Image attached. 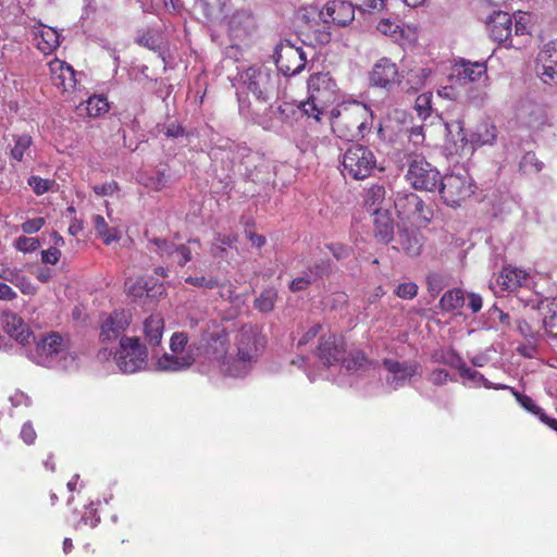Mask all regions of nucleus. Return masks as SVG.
<instances>
[{"instance_id": "obj_1", "label": "nucleus", "mask_w": 557, "mask_h": 557, "mask_svg": "<svg viewBox=\"0 0 557 557\" xmlns=\"http://www.w3.org/2000/svg\"><path fill=\"white\" fill-rule=\"evenodd\" d=\"M373 122L371 109L359 101L346 102L331 112L333 133L342 139L363 138Z\"/></svg>"}, {"instance_id": "obj_2", "label": "nucleus", "mask_w": 557, "mask_h": 557, "mask_svg": "<svg viewBox=\"0 0 557 557\" xmlns=\"http://www.w3.org/2000/svg\"><path fill=\"white\" fill-rule=\"evenodd\" d=\"M264 345L265 339L258 326L244 325L236 335V357H233L232 363L224 362L223 373L233 377L246 375Z\"/></svg>"}, {"instance_id": "obj_3", "label": "nucleus", "mask_w": 557, "mask_h": 557, "mask_svg": "<svg viewBox=\"0 0 557 557\" xmlns=\"http://www.w3.org/2000/svg\"><path fill=\"white\" fill-rule=\"evenodd\" d=\"M28 357L37 364L48 368L72 370L77 367L76 355L67 348L64 338L57 333H50L40 338Z\"/></svg>"}, {"instance_id": "obj_4", "label": "nucleus", "mask_w": 557, "mask_h": 557, "mask_svg": "<svg viewBox=\"0 0 557 557\" xmlns=\"http://www.w3.org/2000/svg\"><path fill=\"white\" fill-rule=\"evenodd\" d=\"M200 347L189 343L188 335L175 332L170 339V352L163 354L156 362V369L162 372H182L188 370L199 356Z\"/></svg>"}, {"instance_id": "obj_5", "label": "nucleus", "mask_w": 557, "mask_h": 557, "mask_svg": "<svg viewBox=\"0 0 557 557\" xmlns=\"http://www.w3.org/2000/svg\"><path fill=\"white\" fill-rule=\"evenodd\" d=\"M307 86L309 98L301 102L300 109L306 115L320 121V115L336 99V83L329 73L319 72L310 75Z\"/></svg>"}, {"instance_id": "obj_6", "label": "nucleus", "mask_w": 557, "mask_h": 557, "mask_svg": "<svg viewBox=\"0 0 557 557\" xmlns=\"http://www.w3.org/2000/svg\"><path fill=\"white\" fill-rule=\"evenodd\" d=\"M474 181L470 174L461 169L453 171L441 177L438 189L441 199L449 207H459L474 193Z\"/></svg>"}, {"instance_id": "obj_7", "label": "nucleus", "mask_w": 557, "mask_h": 557, "mask_svg": "<svg viewBox=\"0 0 557 557\" xmlns=\"http://www.w3.org/2000/svg\"><path fill=\"white\" fill-rule=\"evenodd\" d=\"M343 174L354 180H364L376 168V158L372 150L362 145H351L342 158Z\"/></svg>"}, {"instance_id": "obj_8", "label": "nucleus", "mask_w": 557, "mask_h": 557, "mask_svg": "<svg viewBox=\"0 0 557 557\" xmlns=\"http://www.w3.org/2000/svg\"><path fill=\"white\" fill-rule=\"evenodd\" d=\"M148 352L138 337H121L120 349L115 352L119 369L124 373H135L147 364Z\"/></svg>"}, {"instance_id": "obj_9", "label": "nucleus", "mask_w": 557, "mask_h": 557, "mask_svg": "<svg viewBox=\"0 0 557 557\" xmlns=\"http://www.w3.org/2000/svg\"><path fill=\"white\" fill-rule=\"evenodd\" d=\"M239 82L246 86L259 101H268L275 87L271 71L265 66H251L239 75Z\"/></svg>"}, {"instance_id": "obj_10", "label": "nucleus", "mask_w": 557, "mask_h": 557, "mask_svg": "<svg viewBox=\"0 0 557 557\" xmlns=\"http://www.w3.org/2000/svg\"><path fill=\"white\" fill-rule=\"evenodd\" d=\"M307 53L301 47L282 41L275 48V64L284 76L299 74L306 66Z\"/></svg>"}, {"instance_id": "obj_11", "label": "nucleus", "mask_w": 557, "mask_h": 557, "mask_svg": "<svg viewBox=\"0 0 557 557\" xmlns=\"http://www.w3.org/2000/svg\"><path fill=\"white\" fill-rule=\"evenodd\" d=\"M408 183L414 189L434 191L440 182V172L422 158L414 157L406 174Z\"/></svg>"}, {"instance_id": "obj_12", "label": "nucleus", "mask_w": 557, "mask_h": 557, "mask_svg": "<svg viewBox=\"0 0 557 557\" xmlns=\"http://www.w3.org/2000/svg\"><path fill=\"white\" fill-rule=\"evenodd\" d=\"M383 367L387 371L386 383L393 389H397L407 383H411L413 377H420L422 375L421 364L412 360L398 361L394 359H384Z\"/></svg>"}, {"instance_id": "obj_13", "label": "nucleus", "mask_w": 557, "mask_h": 557, "mask_svg": "<svg viewBox=\"0 0 557 557\" xmlns=\"http://www.w3.org/2000/svg\"><path fill=\"white\" fill-rule=\"evenodd\" d=\"M147 248L163 261L176 263L178 267H185L193 258L191 249L187 244L176 245L161 237L148 239Z\"/></svg>"}, {"instance_id": "obj_14", "label": "nucleus", "mask_w": 557, "mask_h": 557, "mask_svg": "<svg viewBox=\"0 0 557 557\" xmlns=\"http://www.w3.org/2000/svg\"><path fill=\"white\" fill-rule=\"evenodd\" d=\"M203 355L208 360L216 361L220 364L221 371L223 372V366L225 363H232V356H227L228 350V337L223 329H216L211 332H207L203 335Z\"/></svg>"}, {"instance_id": "obj_15", "label": "nucleus", "mask_w": 557, "mask_h": 557, "mask_svg": "<svg viewBox=\"0 0 557 557\" xmlns=\"http://www.w3.org/2000/svg\"><path fill=\"white\" fill-rule=\"evenodd\" d=\"M536 71L544 84L557 86V40L546 44L539 52Z\"/></svg>"}, {"instance_id": "obj_16", "label": "nucleus", "mask_w": 557, "mask_h": 557, "mask_svg": "<svg viewBox=\"0 0 557 557\" xmlns=\"http://www.w3.org/2000/svg\"><path fill=\"white\" fill-rule=\"evenodd\" d=\"M132 321L128 311L116 310L109 314L100 326V339L102 343L114 342L121 337Z\"/></svg>"}, {"instance_id": "obj_17", "label": "nucleus", "mask_w": 557, "mask_h": 557, "mask_svg": "<svg viewBox=\"0 0 557 557\" xmlns=\"http://www.w3.org/2000/svg\"><path fill=\"white\" fill-rule=\"evenodd\" d=\"M490 37L506 47H513L511 39L512 18L511 15L504 11L494 12L486 21Z\"/></svg>"}, {"instance_id": "obj_18", "label": "nucleus", "mask_w": 557, "mask_h": 557, "mask_svg": "<svg viewBox=\"0 0 557 557\" xmlns=\"http://www.w3.org/2000/svg\"><path fill=\"white\" fill-rule=\"evenodd\" d=\"M325 23L337 26H347L355 18V8L351 2L333 0L329 1L320 13Z\"/></svg>"}, {"instance_id": "obj_19", "label": "nucleus", "mask_w": 557, "mask_h": 557, "mask_svg": "<svg viewBox=\"0 0 557 557\" xmlns=\"http://www.w3.org/2000/svg\"><path fill=\"white\" fill-rule=\"evenodd\" d=\"M457 79L462 84L478 83L487 87L488 75L485 62H472L461 59L455 65Z\"/></svg>"}, {"instance_id": "obj_20", "label": "nucleus", "mask_w": 557, "mask_h": 557, "mask_svg": "<svg viewBox=\"0 0 557 557\" xmlns=\"http://www.w3.org/2000/svg\"><path fill=\"white\" fill-rule=\"evenodd\" d=\"M370 82L374 86L389 89L398 83L397 65L387 58L380 59L370 72Z\"/></svg>"}, {"instance_id": "obj_21", "label": "nucleus", "mask_w": 557, "mask_h": 557, "mask_svg": "<svg viewBox=\"0 0 557 557\" xmlns=\"http://www.w3.org/2000/svg\"><path fill=\"white\" fill-rule=\"evenodd\" d=\"M344 355L345 347L341 337L335 334L322 336L318 347V357L326 367L341 362Z\"/></svg>"}, {"instance_id": "obj_22", "label": "nucleus", "mask_w": 557, "mask_h": 557, "mask_svg": "<svg viewBox=\"0 0 557 557\" xmlns=\"http://www.w3.org/2000/svg\"><path fill=\"white\" fill-rule=\"evenodd\" d=\"M51 79L53 85L63 91L73 90L76 86L75 72L71 65L54 59L49 63Z\"/></svg>"}, {"instance_id": "obj_23", "label": "nucleus", "mask_w": 557, "mask_h": 557, "mask_svg": "<svg viewBox=\"0 0 557 557\" xmlns=\"http://www.w3.org/2000/svg\"><path fill=\"white\" fill-rule=\"evenodd\" d=\"M372 214L374 215L375 238L384 244L392 242L395 227L391 208L377 207Z\"/></svg>"}, {"instance_id": "obj_24", "label": "nucleus", "mask_w": 557, "mask_h": 557, "mask_svg": "<svg viewBox=\"0 0 557 557\" xmlns=\"http://www.w3.org/2000/svg\"><path fill=\"white\" fill-rule=\"evenodd\" d=\"M529 273L516 267H504L496 282L502 290L512 292L528 284Z\"/></svg>"}, {"instance_id": "obj_25", "label": "nucleus", "mask_w": 557, "mask_h": 557, "mask_svg": "<svg viewBox=\"0 0 557 557\" xmlns=\"http://www.w3.org/2000/svg\"><path fill=\"white\" fill-rule=\"evenodd\" d=\"M2 323L4 331L11 337L15 338L16 342L22 345L28 343L32 332L22 318L13 312H4L2 315Z\"/></svg>"}, {"instance_id": "obj_26", "label": "nucleus", "mask_w": 557, "mask_h": 557, "mask_svg": "<svg viewBox=\"0 0 557 557\" xmlns=\"http://www.w3.org/2000/svg\"><path fill=\"white\" fill-rule=\"evenodd\" d=\"M0 278L16 286L23 294L33 295L36 289L29 278L25 276L21 269L9 267L7 263L0 264Z\"/></svg>"}, {"instance_id": "obj_27", "label": "nucleus", "mask_w": 557, "mask_h": 557, "mask_svg": "<svg viewBox=\"0 0 557 557\" xmlns=\"http://www.w3.org/2000/svg\"><path fill=\"white\" fill-rule=\"evenodd\" d=\"M144 335L150 346L161 343L164 331V319L160 313H152L144 321Z\"/></svg>"}, {"instance_id": "obj_28", "label": "nucleus", "mask_w": 557, "mask_h": 557, "mask_svg": "<svg viewBox=\"0 0 557 557\" xmlns=\"http://www.w3.org/2000/svg\"><path fill=\"white\" fill-rule=\"evenodd\" d=\"M395 209L400 215L410 218L422 212L423 201L413 193L398 196L394 201Z\"/></svg>"}, {"instance_id": "obj_29", "label": "nucleus", "mask_w": 557, "mask_h": 557, "mask_svg": "<svg viewBox=\"0 0 557 557\" xmlns=\"http://www.w3.org/2000/svg\"><path fill=\"white\" fill-rule=\"evenodd\" d=\"M385 196L386 190L381 185H373L367 190L364 202L372 213L377 207L391 208V201Z\"/></svg>"}, {"instance_id": "obj_30", "label": "nucleus", "mask_w": 557, "mask_h": 557, "mask_svg": "<svg viewBox=\"0 0 557 557\" xmlns=\"http://www.w3.org/2000/svg\"><path fill=\"white\" fill-rule=\"evenodd\" d=\"M496 138V127L490 122L480 123L475 132L471 135V144L473 145H491Z\"/></svg>"}, {"instance_id": "obj_31", "label": "nucleus", "mask_w": 557, "mask_h": 557, "mask_svg": "<svg viewBox=\"0 0 557 557\" xmlns=\"http://www.w3.org/2000/svg\"><path fill=\"white\" fill-rule=\"evenodd\" d=\"M543 309V326L545 332L550 338L557 339V332H554V330L557 331V299L548 301Z\"/></svg>"}, {"instance_id": "obj_32", "label": "nucleus", "mask_w": 557, "mask_h": 557, "mask_svg": "<svg viewBox=\"0 0 557 557\" xmlns=\"http://www.w3.org/2000/svg\"><path fill=\"white\" fill-rule=\"evenodd\" d=\"M60 45V36L59 33L51 27H44L40 32V40L37 42L38 49L45 53L49 54L53 50H55Z\"/></svg>"}, {"instance_id": "obj_33", "label": "nucleus", "mask_w": 557, "mask_h": 557, "mask_svg": "<svg viewBox=\"0 0 557 557\" xmlns=\"http://www.w3.org/2000/svg\"><path fill=\"white\" fill-rule=\"evenodd\" d=\"M92 220L97 234L106 245L120 239V232L115 227H109L103 216L95 215Z\"/></svg>"}, {"instance_id": "obj_34", "label": "nucleus", "mask_w": 557, "mask_h": 557, "mask_svg": "<svg viewBox=\"0 0 557 557\" xmlns=\"http://www.w3.org/2000/svg\"><path fill=\"white\" fill-rule=\"evenodd\" d=\"M465 305V296L461 289L454 288L444 293L440 300V306L445 311L460 309Z\"/></svg>"}, {"instance_id": "obj_35", "label": "nucleus", "mask_w": 557, "mask_h": 557, "mask_svg": "<svg viewBox=\"0 0 557 557\" xmlns=\"http://www.w3.org/2000/svg\"><path fill=\"white\" fill-rule=\"evenodd\" d=\"M460 375L462 377L473 382L475 385L482 384L486 388H494V389H508V388H510L509 386L504 385V384H493V383H491L479 371L470 369L466 364L461 368Z\"/></svg>"}, {"instance_id": "obj_36", "label": "nucleus", "mask_w": 557, "mask_h": 557, "mask_svg": "<svg viewBox=\"0 0 557 557\" xmlns=\"http://www.w3.org/2000/svg\"><path fill=\"white\" fill-rule=\"evenodd\" d=\"M14 146L11 149V158L16 161H22L29 152V148L33 144V139L29 135H15L13 136Z\"/></svg>"}, {"instance_id": "obj_37", "label": "nucleus", "mask_w": 557, "mask_h": 557, "mask_svg": "<svg viewBox=\"0 0 557 557\" xmlns=\"http://www.w3.org/2000/svg\"><path fill=\"white\" fill-rule=\"evenodd\" d=\"M277 298V293L273 288L264 289L258 298L255 300V307L260 312H270L273 310L275 301Z\"/></svg>"}, {"instance_id": "obj_38", "label": "nucleus", "mask_w": 557, "mask_h": 557, "mask_svg": "<svg viewBox=\"0 0 557 557\" xmlns=\"http://www.w3.org/2000/svg\"><path fill=\"white\" fill-rule=\"evenodd\" d=\"M544 164L537 159L534 152H527L519 164L520 171L524 174H536L542 171Z\"/></svg>"}, {"instance_id": "obj_39", "label": "nucleus", "mask_w": 557, "mask_h": 557, "mask_svg": "<svg viewBox=\"0 0 557 557\" xmlns=\"http://www.w3.org/2000/svg\"><path fill=\"white\" fill-rule=\"evenodd\" d=\"M109 103L102 96H92L86 102V112L89 116L96 117L107 112Z\"/></svg>"}, {"instance_id": "obj_40", "label": "nucleus", "mask_w": 557, "mask_h": 557, "mask_svg": "<svg viewBox=\"0 0 557 557\" xmlns=\"http://www.w3.org/2000/svg\"><path fill=\"white\" fill-rule=\"evenodd\" d=\"M399 240L403 249L409 256H418L421 250V244L416 235L409 234L407 231L399 233Z\"/></svg>"}, {"instance_id": "obj_41", "label": "nucleus", "mask_w": 557, "mask_h": 557, "mask_svg": "<svg viewBox=\"0 0 557 557\" xmlns=\"http://www.w3.org/2000/svg\"><path fill=\"white\" fill-rule=\"evenodd\" d=\"M487 99L486 87L479 84L478 87H469L466 91V102L473 107H482Z\"/></svg>"}, {"instance_id": "obj_42", "label": "nucleus", "mask_w": 557, "mask_h": 557, "mask_svg": "<svg viewBox=\"0 0 557 557\" xmlns=\"http://www.w3.org/2000/svg\"><path fill=\"white\" fill-rule=\"evenodd\" d=\"M376 28L381 34L389 36L395 40L399 39L403 36V29L400 28V26L389 18L381 20Z\"/></svg>"}, {"instance_id": "obj_43", "label": "nucleus", "mask_w": 557, "mask_h": 557, "mask_svg": "<svg viewBox=\"0 0 557 557\" xmlns=\"http://www.w3.org/2000/svg\"><path fill=\"white\" fill-rule=\"evenodd\" d=\"M185 283L205 289H213L219 286V281L215 277L205 275H189L185 277Z\"/></svg>"}, {"instance_id": "obj_44", "label": "nucleus", "mask_w": 557, "mask_h": 557, "mask_svg": "<svg viewBox=\"0 0 557 557\" xmlns=\"http://www.w3.org/2000/svg\"><path fill=\"white\" fill-rule=\"evenodd\" d=\"M125 286L128 295L133 296L134 298H141L149 295L147 283L143 277L137 278L136 281L128 280L126 281Z\"/></svg>"}, {"instance_id": "obj_45", "label": "nucleus", "mask_w": 557, "mask_h": 557, "mask_svg": "<svg viewBox=\"0 0 557 557\" xmlns=\"http://www.w3.org/2000/svg\"><path fill=\"white\" fill-rule=\"evenodd\" d=\"M512 394L515 395L517 401L525 409L528 410L529 412L537 416L540 419L542 417V414H545V412L543 411V409L541 407H539L531 397L527 396V395H523V394H520L516 391H513L512 388H510Z\"/></svg>"}, {"instance_id": "obj_46", "label": "nucleus", "mask_w": 557, "mask_h": 557, "mask_svg": "<svg viewBox=\"0 0 557 557\" xmlns=\"http://www.w3.org/2000/svg\"><path fill=\"white\" fill-rule=\"evenodd\" d=\"M28 185L33 188L36 195H42L52 188L54 182L39 176H30L28 178Z\"/></svg>"}, {"instance_id": "obj_47", "label": "nucleus", "mask_w": 557, "mask_h": 557, "mask_svg": "<svg viewBox=\"0 0 557 557\" xmlns=\"http://www.w3.org/2000/svg\"><path fill=\"white\" fill-rule=\"evenodd\" d=\"M434 360L440 363L447 364L451 368L458 369V371H461V368L465 366V363L461 361V359L453 351L442 352L440 356L435 355Z\"/></svg>"}, {"instance_id": "obj_48", "label": "nucleus", "mask_w": 557, "mask_h": 557, "mask_svg": "<svg viewBox=\"0 0 557 557\" xmlns=\"http://www.w3.org/2000/svg\"><path fill=\"white\" fill-rule=\"evenodd\" d=\"M40 243L37 238L20 236L15 240V248L23 252H32L39 248Z\"/></svg>"}, {"instance_id": "obj_49", "label": "nucleus", "mask_w": 557, "mask_h": 557, "mask_svg": "<svg viewBox=\"0 0 557 557\" xmlns=\"http://www.w3.org/2000/svg\"><path fill=\"white\" fill-rule=\"evenodd\" d=\"M417 293L418 285L413 282L401 283L395 289V294L403 299H412Z\"/></svg>"}, {"instance_id": "obj_50", "label": "nucleus", "mask_w": 557, "mask_h": 557, "mask_svg": "<svg viewBox=\"0 0 557 557\" xmlns=\"http://www.w3.org/2000/svg\"><path fill=\"white\" fill-rule=\"evenodd\" d=\"M343 366L348 370H358L367 362V359L362 352H355L349 358L342 359Z\"/></svg>"}, {"instance_id": "obj_51", "label": "nucleus", "mask_w": 557, "mask_h": 557, "mask_svg": "<svg viewBox=\"0 0 557 557\" xmlns=\"http://www.w3.org/2000/svg\"><path fill=\"white\" fill-rule=\"evenodd\" d=\"M430 108H431V98L428 94H422L417 97L414 109L418 111L420 116L426 117L429 115Z\"/></svg>"}, {"instance_id": "obj_52", "label": "nucleus", "mask_w": 557, "mask_h": 557, "mask_svg": "<svg viewBox=\"0 0 557 557\" xmlns=\"http://www.w3.org/2000/svg\"><path fill=\"white\" fill-rule=\"evenodd\" d=\"M451 381L449 373L444 369H435L429 375V381L434 385H444L446 382Z\"/></svg>"}, {"instance_id": "obj_53", "label": "nucleus", "mask_w": 557, "mask_h": 557, "mask_svg": "<svg viewBox=\"0 0 557 557\" xmlns=\"http://www.w3.org/2000/svg\"><path fill=\"white\" fill-rule=\"evenodd\" d=\"M356 7L363 11H381L384 7L383 0H355Z\"/></svg>"}, {"instance_id": "obj_54", "label": "nucleus", "mask_w": 557, "mask_h": 557, "mask_svg": "<svg viewBox=\"0 0 557 557\" xmlns=\"http://www.w3.org/2000/svg\"><path fill=\"white\" fill-rule=\"evenodd\" d=\"M61 257V251L55 247H50L41 251V261L46 264H55Z\"/></svg>"}, {"instance_id": "obj_55", "label": "nucleus", "mask_w": 557, "mask_h": 557, "mask_svg": "<svg viewBox=\"0 0 557 557\" xmlns=\"http://www.w3.org/2000/svg\"><path fill=\"white\" fill-rule=\"evenodd\" d=\"M429 290L433 294H438L443 286V277L437 273H430L426 277Z\"/></svg>"}, {"instance_id": "obj_56", "label": "nucleus", "mask_w": 557, "mask_h": 557, "mask_svg": "<svg viewBox=\"0 0 557 557\" xmlns=\"http://www.w3.org/2000/svg\"><path fill=\"white\" fill-rule=\"evenodd\" d=\"M45 225V220L42 218H36L32 220H27L22 224V230L26 234H33L38 232Z\"/></svg>"}, {"instance_id": "obj_57", "label": "nucleus", "mask_w": 557, "mask_h": 557, "mask_svg": "<svg viewBox=\"0 0 557 557\" xmlns=\"http://www.w3.org/2000/svg\"><path fill=\"white\" fill-rule=\"evenodd\" d=\"M311 281V275L305 274L302 276L294 278L289 285V288L292 292L305 290L310 285Z\"/></svg>"}, {"instance_id": "obj_58", "label": "nucleus", "mask_w": 557, "mask_h": 557, "mask_svg": "<svg viewBox=\"0 0 557 557\" xmlns=\"http://www.w3.org/2000/svg\"><path fill=\"white\" fill-rule=\"evenodd\" d=\"M322 326L320 324H313L309 327V330L299 338L297 343V347H301L307 345L310 341H312L321 331Z\"/></svg>"}, {"instance_id": "obj_59", "label": "nucleus", "mask_w": 557, "mask_h": 557, "mask_svg": "<svg viewBox=\"0 0 557 557\" xmlns=\"http://www.w3.org/2000/svg\"><path fill=\"white\" fill-rule=\"evenodd\" d=\"M327 247H329L330 251L332 252V255L337 260H343L350 256V248L347 246H344L342 244H332Z\"/></svg>"}, {"instance_id": "obj_60", "label": "nucleus", "mask_w": 557, "mask_h": 557, "mask_svg": "<svg viewBox=\"0 0 557 557\" xmlns=\"http://www.w3.org/2000/svg\"><path fill=\"white\" fill-rule=\"evenodd\" d=\"M36 432L30 422H25L21 430V438L27 444L30 445L36 440Z\"/></svg>"}, {"instance_id": "obj_61", "label": "nucleus", "mask_w": 557, "mask_h": 557, "mask_svg": "<svg viewBox=\"0 0 557 557\" xmlns=\"http://www.w3.org/2000/svg\"><path fill=\"white\" fill-rule=\"evenodd\" d=\"M407 132L409 140L412 141L414 146H418L423 143V126H412L410 129H407Z\"/></svg>"}, {"instance_id": "obj_62", "label": "nucleus", "mask_w": 557, "mask_h": 557, "mask_svg": "<svg viewBox=\"0 0 557 557\" xmlns=\"http://www.w3.org/2000/svg\"><path fill=\"white\" fill-rule=\"evenodd\" d=\"M117 189L115 182L106 183L102 185H96L94 191L99 196L112 195Z\"/></svg>"}, {"instance_id": "obj_63", "label": "nucleus", "mask_w": 557, "mask_h": 557, "mask_svg": "<svg viewBox=\"0 0 557 557\" xmlns=\"http://www.w3.org/2000/svg\"><path fill=\"white\" fill-rule=\"evenodd\" d=\"M137 42L140 46L147 47L151 50H156L159 46L158 39L156 38V36L151 35L149 33L138 37Z\"/></svg>"}, {"instance_id": "obj_64", "label": "nucleus", "mask_w": 557, "mask_h": 557, "mask_svg": "<svg viewBox=\"0 0 557 557\" xmlns=\"http://www.w3.org/2000/svg\"><path fill=\"white\" fill-rule=\"evenodd\" d=\"M482 297L478 294L471 293L468 295V307L473 313L479 312L482 308Z\"/></svg>"}]
</instances>
